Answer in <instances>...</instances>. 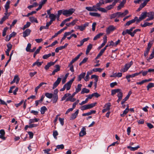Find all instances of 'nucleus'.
Returning <instances> with one entry per match:
<instances>
[{
  "mask_svg": "<svg viewBox=\"0 0 154 154\" xmlns=\"http://www.w3.org/2000/svg\"><path fill=\"white\" fill-rule=\"evenodd\" d=\"M38 126V125L35 124H30L29 125V128H32L33 127H36Z\"/></svg>",
  "mask_w": 154,
  "mask_h": 154,
  "instance_id": "57",
  "label": "nucleus"
},
{
  "mask_svg": "<svg viewBox=\"0 0 154 154\" xmlns=\"http://www.w3.org/2000/svg\"><path fill=\"white\" fill-rule=\"evenodd\" d=\"M79 112V110L77 109L74 113L72 114L70 117L69 118L70 120H73L76 118L78 116Z\"/></svg>",
  "mask_w": 154,
  "mask_h": 154,
  "instance_id": "4",
  "label": "nucleus"
},
{
  "mask_svg": "<svg viewBox=\"0 0 154 154\" xmlns=\"http://www.w3.org/2000/svg\"><path fill=\"white\" fill-rule=\"evenodd\" d=\"M132 61H131L130 63H126L124 66V67L123 68L120 70V72H126L133 64Z\"/></svg>",
  "mask_w": 154,
  "mask_h": 154,
  "instance_id": "3",
  "label": "nucleus"
},
{
  "mask_svg": "<svg viewBox=\"0 0 154 154\" xmlns=\"http://www.w3.org/2000/svg\"><path fill=\"white\" fill-rule=\"evenodd\" d=\"M47 83L45 82H42L39 85L36 87L35 89V92L36 93V94H37L38 92V90L44 84H46Z\"/></svg>",
  "mask_w": 154,
  "mask_h": 154,
  "instance_id": "19",
  "label": "nucleus"
},
{
  "mask_svg": "<svg viewBox=\"0 0 154 154\" xmlns=\"http://www.w3.org/2000/svg\"><path fill=\"white\" fill-rule=\"evenodd\" d=\"M52 97L53 99L52 100L53 103H56L57 102L58 100V96L53 95Z\"/></svg>",
  "mask_w": 154,
  "mask_h": 154,
  "instance_id": "29",
  "label": "nucleus"
},
{
  "mask_svg": "<svg viewBox=\"0 0 154 154\" xmlns=\"http://www.w3.org/2000/svg\"><path fill=\"white\" fill-rule=\"evenodd\" d=\"M16 35V33L15 32H13L12 33H11L9 36L8 38V39H6V41L7 42L9 41L11 38L13 37H14L15 35Z\"/></svg>",
  "mask_w": 154,
  "mask_h": 154,
  "instance_id": "25",
  "label": "nucleus"
},
{
  "mask_svg": "<svg viewBox=\"0 0 154 154\" xmlns=\"http://www.w3.org/2000/svg\"><path fill=\"white\" fill-rule=\"evenodd\" d=\"M82 85L81 84H79L77 85V88H76L75 91L78 93L81 90V87Z\"/></svg>",
  "mask_w": 154,
  "mask_h": 154,
  "instance_id": "40",
  "label": "nucleus"
},
{
  "mask_svg": "<svg viewBox=\"0 0 154 154\" xmlns=\"http://www.w3.org/2000/svg\"><path fill=\"white\" fill-rule=\"evenodd\" d=\"M8 28L7 27L4 28L2 32V36L4 37L6 35V32Z\"/></svg>",
  "mask_w": 154,
  "mask_h": 154,
  "instance_id": "54",
  "label": "nucleus"
},
{
  "mask_svg": "<svg viewBox=\"0 0 154 154\" xmlns=\"http://www.w3.org/2000/svg\"><path fill=\"white\" fill-rule=\"evenodd\" d=\"M103 4H105V1L104 2L103 0H100L99 3L97 4V6L100 7Z\"/></svg>",
  "mask_w": 154,
  "mask_h": 154,
  "instance_id": "49",
  "label": "nucleus"
},
{
  "mask_svg": "<svg viewBox=\"0 0 154 154\" xmlns=\"http://www.w3.org/2000/svg\"><path fill=\"white\" fill-rule=\"evenodd\" d=\"M30 113H31L33 114L34 115H37L38 114V112L37 111H35L34 110H32L30 111Z\"/></svg>",
  "mask_w": 154,
  "mask_h": 154,
  "instance_id": "62",
  "label": "nucleus"
},
{
  "mask_svg": "<svg viewBox=\"0 0 154 154\" xmlns=\"http://www.w3.org/2000/svg\"><path fill=\"white\" fill-rule=\"evenodd\" d=\"M58 134V133L57 131L55 130L53 132V135L55 139H57V136Z\"/></svg>",
  "mask_w": 154,
  "mask_h": 154,
  "instance_id": "50",
  "label": "nucleus"
},
{
  "mask_svg": "<svg viewBox=\"0 0 154 154\" xmlns=\"http://www.w3.org/2000/svg\"><path fill=\"white\" fill-rule=\"evenodd\" d=\"M107 36L105 35L104 36V37L103 38V42L101 44V45H100V48H102L103 47L106 43L107 42Z\"/></svg>",
  "mask_w": 154,
  "mask_h": 154,
  "instance_id": "26",
  "label": "nucleus"
},
{
  "mask_svg": "<svg viewBox=\"0 0 154 154\" xmlns=\"http://www.w3.org/2000/svg\"><path fill=\"white\" fill-rule=\"evenodd\" d=\"M53 95V94L52 93H46L45 94V96L49 99H51Z\"/></svg>",
  "mask_w": 154,
  "mask_h": 154,
  "instance_id": "38",
  "label": "nucleus"
},
{
  "mask_svg": "<svg viewBox=\"0 0 154 154\" xmlns=\"http://www.w3.org/2000/svg\"><path fill=\"white\" fill-rule=\"evenodd\" d=\"M85 9L88 11H97V9H93L91 7H87Z\"/></svg>",
  "mask_w": 154,
  "mask_h": 154,
  "instance_id": "35",
  "label": "nucleus"
},
{
  "mask_svg": "<svg viewBox=\"0 0 154 154\" xmlns=\"http://www.w3.org/2000/svg\"><path fill=\"white\" fill-rule=\"evenodd\" d=\"M75 79V77H74L65 84L63 86V88L60 89V91H63L65 90L66 88L67 91L69 90L70 89L71 85L73 82L74 80Z\"/></svg>",
  "mask_w": 154,
  "mask_h": 154,
  "instance_id": "1",
  "label": "nucleus"
},
{
  "mask_svg": "<svg viewBox=\"0 0 154 154\" xmlns=\"http://www.w3.org/2000/svg\"><path fill=\"white\" fill-rule=\"evenodd\" d=\"M78 20L77 19H75L74 20L72 21L70 23H66V25L67 26L70 27L71 26H73L74 25Z\"/></svg>",
  "mask_w": 154,
  "mask_h": 154,
  "instance_id": "12",
  "label": "nucleus"
},
{
  "mask_svg": "<svg viewBox=\"0 0 154 154\" xmlns=\"http://www.w3.org/2000/svg\"><path fill=\"white\" fill-rule=\"evenodd\" d=\"M129 110H128V109H126L124 111L122 114H121L120 116L121 117H123L125 115L127 114Z\"/></svg>",
  "mask_w": 154,
  "mask_h": 154,
  "instance_id": "51",
  "label": "nucleus"
},
{
  "mask_svg": "<svg viewBox=\"0 0 154 154\" xmlns=\"http://www.w3.org/2000/svg\"><path fill=\"white\" fill-rule=\"evenodd\" d=\"M140 29H137L134 30L133 32H130L127 33V34L130 35L131 37H133L134 36L135 34H136L137 32H140Z\"/></svg>",
  "mask_w": 154,
  "mask_h": 154,
  "instance_id": "11",
  "label": "nucleus"
},
{
  "mask_svg": "<svg viewBox=\"0 0 154 154\" xmlns=\"http://www.w3.org/2000/svg\"><path fill=\"white\" fill-rule=\"evenodd\" d=\"M154 57V51H153L152 52V53L151 54L150 56L148 59H147V60H151L153 59Z\"/></svg>",
  "mask_w": 154,
  "mask_h": 154,
  "instance_id": "60",
  "label": "nucleus"
},
{
  "mask_svg": "<svg viewBox=\"0 0 154 154\" xmlns=\"http://www.w3.org/2000/svg\"><path fill=\"white\" fill-rule=\"evenodd\" d=\"M134 21V20H129L125 24L124 26H129V25H131L132 23H134L133 22Z\"/></svg>",
  "mask_w": 154,
  "mask_h": 154,
  "instance_id": "42",
  "label": "nucleus"
},
{
  "mask_svg": "<svg viewBox=\"0 0 154 154\" xmlns=\"http://www.w3.org/2000/svg\"><path fill=\"white\" fill-rule=\"evenodd\" d=\"M89 39V38L88 37L83 39L80 42L81 45L82 46L83 45L84 42H87Z\"/></svg>",
  "mask_w": 154,
  "mask_h": 154,
  "instance_id": "44",
  "label": "nucleus"
},
{
  "mask_svg": "<svg viewBox=\"0 0 154 154\" xmlns=\"http://www.w3.org/2000/svg\"><path fill=\"white\" fill-rule=\"evenodd\" d=\"M56 148L58 149H63L64 148V146L63 144L58 145L56 146Z\"/></svg>",
  "mask_w": 154,
  "mask_h": 154,
  "instance_id": "56",
  "label": "nucleus"
},
{
  "mask_svg": "<svg viewBox=\"0 0 154 154\" xmlns=\"http://www.w3.org/2000/svg\"><path fill=\"white\" fill-rule=\"evenodd\" d=\"M103 70V69L100 68H96L93 69L92 71L94 72H101Z\"/></svg>",
  "mask_w": 154,
  "mask_h": 154,
  "instance_id": "53",
  "label": "nucleus"
},
{
  "mask_svg": "<svg viewBox=\"0 0 154 154\" xmlns=\"http://www.w3.org/2000/svg\"><path fill=\"white\" fill-rule=\"evenodd\" d=\"M153 87H154V83H149L146 86L147 90V91H149V88Z\"/></svg>",
  "mask_w": 154,
  "mask_h": 154,
  "instance_id": "39",
  "label": "nucleus"
},
{
  "mask_svg": "<svg viewBox=\"0 0 154 154\" xmlns=\"http://www.w3.org/2000/svg\"><path fill=\"white\" fill-rule=\"evenodd\" d=\"M117 83L116 82H113L110 84V87L111 88H113L114 86L117 85Z\"/></svg>",
  "mask_w": 154,
  "mask_h": 154,
  "instance_id": "64",
  "label": "nucleus"
},
{
  "mask_svg": "<svg viewBox=\"0 0 154 154\" xmlns=\"http://www.w3.org/2000/svg\"><path fill=\"white\" fill-rule=\"evenodd\" d=\"M31 32V30L30 29H26L23 33V37L25 38L26 37L28 36L30 34Z\"/></svg>",
  "mask_w": 154,
  "mask_h": 154,
  "instance_id": "8",
  "label": "nucleus"
},
{
  "mask_svg": "<svg viewBox=\"0 0 154 154\" xmlns=\"http://www.w3.org/2000/svg\"><path fill=\"white\" fill-rule=\"evenodd\" d=\"M7 46L8 48V49L6 51H10L12 48V45H11L10 43H9L7 45Z\"/></svg>",
  "mask_w": 154,
  "mask_h": 154,
  "instance_id": "46",
  "label": "nucleus"
},
{
  "mask_svg": "<svg viewBox=\"0 0 154 154\" xmlns=\"http://www.w3.org/2000/svg\"><path fill=\"white\" fill-rule=\"evenodd\" d=\"M75 11V9L73 8H70L68 10H64L63 15L67 17L69 16L72 15Z\"/></svg>",
  "mask_w": 154,
  "mask_h": 154,
  "instance_id": "2",
  "label": "nucleus"
},
{
  "mask_svg": "<svg viewBox=\"0 0 154 154\" xmlns=\"http://www.w3.org/2000/svg\"><path fill=\"white\" fill-rule=\"evenodd\" d=\"M116 14L117 15V17H123V14L122 13V12H116Z\"/></svg>",
  "mask_w": 154,
  "mask_h": 154,
  "instance_id": "52",
  "label": "nucleus"
},
{
  "mask_svg": "<svg viewBox=\"0 0 154 154\" xmlns=\"http://www.w3.org/2000/svg\"><path fill=\"white\" fill-rule=\"evenodd\" d=\"M96 9H97V10H99L100 11L104 12L106 13L107 12V10H106L105 8H100L99 7V8H97Z\"/></svg>",
  "mask_w": 154,
  "mask_h": 154,
  "instance_id": "41",
  "label": "nucleus"
},
{
  "mask_svg": "<svg viewBox=\"0 0 154 154\" xmlns=\"http://www.w3.org/2000/svg\"><path fill=\"white\" fill-rule=\"evenodd\" d=\"M153 24V23H149L148 22H145L143 24H141L140 26L143 27H145L147 26H149Z\"/></svg>",
  "mask_w": 154,
  "mask_h": 154,
  "instance_id": "27",
  "label": "nucleus"
},
{
  "mask_svg": "<svg viewBox=\"0 0 154 154\" xmlns=\"http://www.w3.org/2000/svg\"><path fill=\"white\" fill-rule=\"evenodd\" d=\"M123 96V93L121 91V92H119L118 94L117 95V96L118 98H119V99H120L121 98H122Z\"/></svg>",
  "mask_w": 154,
  "mask_h": 154,
  "instance_id": "63",
  "label": "nucleus"
},
{
  "mask_svg": "<svg viewBox=\"0 0 154 154\" xmlns=\"http://www.w3.org/2000/svg\"><path fill=\"white\" fill-rule=\"evenodd\" d=\"M10 15V14H8V15H5L1 19L0 21V24H2L3 22L7 19H8V18L9 16Z\"/></svg>",
  "mask_w": 154,
  "mask_h": 154,
  "instance_id": "17",
  "label": "nucleus"
},
{
  "mask_svg": "<svg viewBox=\"0 0 154 154\" xmlns=\"http://www.w3.org/2000/svg\"><path fill=\"white\" fill-rule=\"evenodd\" d=\"M132 92L131 91H130L128 92V94L126 96L125 98L123 99L122 100L121 103V104L122 105H123L124 103L129 99L130 96L132 94Z\"/></svg>",
  "mask_w": 154,
  "mask_h": 154,
  "instance_id": "7",
  "label": "nucleus"
},
{
  "mask_svg": "<svg viewBox=\"0 0 154 154\" xmlns=\"http://www.w3.org/2000/svg\"><path fill=\"white\" fill-rule=\"evenodd\" d=\"M103 35V33H102L97 34L94 37L93 40L95 41L97 40V39L99 38L101 36Z\"/></svg>",
  "mask_w": 154,
  "mask_h": 154,
  "instance_id": "32",
  "label": "nucleus"
},
{
  "mask_svg": "<svg viewBox=\"0 0 154 154\" xmlns=\"http://www.w3.org/2000/svg\"><path fill=\"white\" fill-rule=\"evenodd\" d=\"M103 51H102L101 50H100L99 53L97 55V56L95 58V60L97 59L100 57L101 56L103 55Z\"/></svg>",
  "mask_w": 154,
  "mask_h": 154,
  "instance_id": "55",
  "label": "nucleus"
},
{
  "mask_svg": "<svg viewBox=\"0 0 154 154\" xmlns=\"http://www.w3.org/2000/svg\"><path fill=\"white\" fill-rule=\"evenodd\" d=\"M85 72H82L80 75H79L78 77V81H80L82 79L84 78L85 75Z\"/></svg>",
  "mask_w": 154,
  "mask_h": 154,
  "instance_id": "22",
  "label": "nucleus"
},
{
  "mask_svg": "<svg viewBox=\"0 0 154 154\" xmlns=\"http://www.w3.org/2000/svg\"><path fill=\"white\" fill-rule=\"evenodd\" d=\"M92 45L91 44H90L88 45L87 47V50L86 51V54H88L90 52V50L92 48Z\"/></svg>",
  "mask_w": 154,
  "mask_h": 154,
  "instance_id": "20",
  "label": "nucleus"
},
{
  "mask_svg": "<svg viewBox=\"0 0 154 154\" xmlns=\"http://www.w3.org/2000/svg\"><path fill=\"white\" fill-rule=\"evenodd\" d=\"M49 18L53 22L56 19V16L53 14H50L49 15Z\"/></svg>",
  "mask_w": 154,
  "mask_h": 154,
  "instance_id": "24",
  "label": "nucleus"
},
{
  "mask_svg": "<svg viewBox=\"0 0 154 154\" xmlns=\"http://www.w3.org/2000/svg\"><path fill=\"white\" fill-rule=\"evenodd\" d=\"M135 28L134 26L132 27H131L129 29H126L125 30H124L123 31L122 33V34L123 35H125L127 33L132 32L133 30Z\"/></svg>",
  "mask_w": 154,
  "mask_h": 154,
  "instance_id": "6",
  "label": "nucleus"
},
{
  "mask_svg": "<svg viewBox=\"0 0 154 154\" xmlns=\"http://www.w3.org/2000/svg\"><path fill=\"white\" fill-rule=\"evenodd\" d=\"M124 4L122 3L121 2L119 5L117 7V10L118 11L119 10L122 8H123L124 6Z\"/></svg>",
  "mask_w": 154,
  "mask_h": 154,
  "instance_id": "61",
  "label": "nucleus"
},
{
  "mask_svg": "<svg viewBox=\"0 0 154 154\" xmlns=\"http://www.w3.org/2000/svg\"><path fill=\"white\" fill-rule=\"evenodd\" d=\"M61 81V78L60 77L57 78V80L54 83L53 85L52 88L55 89L59 85Z\"/></svg>",
  "mask_w": 154,
  "mask_h": 154,
  "instance_id": "5",
  "label": "nucleus"
},
{
  "mask_svg": "<svg viewBox=\"0 0 154 154\" xmlns=\"http://www.w3.org/2000/svg\"><path fill=\"white\" fill-rule=\"evenodd\" d=\"M111 106V104L110 103H108L105 104V106L106 107V108L109 110L110 109V107Z\"/></svg>",
  "mask_w": 154,
  "mask_h": 154,
  "instance_id": "48",
  "label": "nucleus"
},
{
  "mask_svg": "<svg viewBox=\"0 0 154 154\" xmlns=\"http://www.w3.org/2000/svg\"><path fill=\"white\" fill-rule=\"evenodd\" d=\"M47 110V108L45 106H43L41 108V112L42 114L45 113V112Z\"/></svg>",
  "mask_w": 154,
  "mask_h": 154,
  "instance_id": "33",
  "label": "nucleus"
},
{
  "mask_svg": "<svg viewBox=\"0 0 154 154\" xmlns=\"http://www.w3.org/2000/svg\"><path fill=\"white\" fill-rule=\"evenodd\" d=\"M20 78L18 77V76L16 75L14 76L13 81L15 82H16V84H17L20 80Z\"/></svg>",
  "mask_w": 154,
  "mask_h": 154,
  "instance_id": "37",
  "label": "nucleus"
},
{
  "mask_svg": "<svg viewBox=\"0 0 154 154\" xmlns=\"http://www.w3.org/2000/svg\"><path fill=\"white\" fill-rule=\"evenodd\" d=\"M20 78L18 77V76L16 75L14 76L13 81L15 82H16V84H17L20 80Z\"/></svg>",
  "mask_w": 154,
  "mask_h": 154,
  "instance_id": "36",
  "label": "nucleus"
},
{
  "mask_svg": "<svg viewBox=\"0 0 154 154\" xmlns=\"http://www.w3.org/2000/svg\"><path fill=\"white\" fill-rule=\"evenodd\" d=\"M10 1H7L6 4H5V8H8V9L9 8V5L10 4Z\"/></svg>",
  "mask_w": 154,
  "mask_h": 154,
  "instance_id": "59",
  "label": "nucleus"
},
{
  "mask_svg": "<svg viewBox=\"0 0 154 154\" xmlns=\"http://www.w3.org/2000/svg\"><path fill=\"white\" fill-rule=\"evenodd\" d=\"M97 104L96 103H92L86 105L88 109L91 108L95 106L96 104Z\"/></svg>",
  "mask_w": 154,
  "mask_h": 154,
  "instance_id": "34",
  "label": "nucleus"
},
{
  "mask_svg": "<svg viewBox=\"0 0 154 154\" xmlns=\"http://www.w3.org/2000/svg\"><path fill=\"white\" fill-rule=\"evenodd\" d=\"M51 56V54L49 53L47 54H45L42 56V58L44 59H47Z\"/></svg>",
  "mask_w": 154,
  "mask_h": 154,
  "instance_id": "47",
  "label": "nucleus"
},
{
  "mask_svg": "<svg viewBox=\"0 0 154 154\" xmlns=\"http://www.w3.org/2000/svg\"><path fill=\"white\" fill-rule=\"evenodd\" d=\"M29 19L30 21L32 23H38V21L37 19L33 17H29Z\"/></svg>",
  "mask_w": 154,
  "mask_h": 154,
  "instance_id": "28",
  "label": "nucleus"
},
{
  "mask_svg": "<svg viewBox=\"0 0 154 154\" xmlns=\"http://www.w3.org/2000/svg\"><path fill=\"white\" fill-rule=\"evenodd\" d=\"M39 119L37 118H34L32 119H30L29 120V124H32V123H33L35 122H38V121H39Z\"/></svg>",
  "mask_w": 154,
  "mask_h": 154,
  "instance_id": "23",
  "label": "nucleus"
},
{
  "mask_svg": "<svg viewBox=\"0 0 154 154\" xmlns=\"http://www.w3.org/2000/svg\"><path fill=\"white\" fill-rule=\"evenodd\" d=\"M140 146L139 145H138L135 147H132L131 146H128L127 148L129 149L131 151H135L137 150L138 148H140Z\"/></svg>",
  "mask_w": 154,
  "mask_h": 154,
  "instance_id": "14",
  "label": "nucleus"
},
{
  "mask_svg": "<svg viewBox=\"0 0 154 154\" xmlns=\"http://www.w3.org/2000/svg\"><path fill=\"white\" fill-rule=\"evenodd\" d=\"M86 134V128L84 127H83L79 133V137H83Z\"/></svg>",
  "mask_w": 154,
  "mask_h": 154,
  "instance_id": "13",
  "label": "nucleus"
},
{
  "mask_svg": "<svg viewBox=\"0 0 154 154\" xmlns=\"http://www.w3.org/2000/svg\"><path fill=\"white\" fill-rule=\"evenodd\" d=\"M82 53H80L74 58L72 59V60L75 62V61L78 60L80 56L82 55Z\"/></svg>",
  "mask_w": 154,
  "mask_h": 154,
  "instance_id": "43",
  "label": "nucleus"
},
{
  "mask_svg": "<svg viewBox=\"0 0 154 154\" xmlns=\"http://www.w3.org/2000/svg\"><path fill=\"white\" fill-rule=\"evenodd\" d=\"M43 63V62H38V60H37L36 62L32 64V67H33L35 65H37L39 67L42 65Z\"/></svg>",
  "mask_w": 154,
  "mask_h": 154,
  "instance_id": "15",
  "label": "nucleus"
},
{
  "mask_svg": "<svg viewBox=\"0 0 154 154\" xmlns=\"http://www.w3.org/2000/svg\"><path fill=\"white\" fill-rule=\"evenodd\" d=\"M31 47V44L30 43H28L27 44V46L26 48V51L29 52L30 48Z\"/></svg>",
  "mask_w": 154,
  "mask_h": 154,
  "instance_id": "45",
  "label": "nucleus"
},
{
  "mask_svg": "<svg viewBox=\"0 0 154 154\" xmlns=\"http://www.w3.org/2000/svg\"><path fill=\"white\" fill-rule=\"evenodd\" d=\"M152 44H153V42H149L148 44L147 47L146 48V49H147L150 50Z\"/></svg>",
  "mask_w": 154,
  "mask_h": 154,
  "instance_id": "58",
  "label": "nucleus"
},
{
  "mask_svg": "<svg viewBox=\"0 0 154 154\" xmlns=\"http://www.w3.org/2000/svg\"><path fill=\"white\" fill-rule=\"evenodd\" d=\"M89 14L92 17H100V14L97 13L95 12H90Z\"/></svg>",
  "mask_w": 154,
  "mask_h": 154,
  "instance_id": "18",
  "label": "nucleus"
},
{
  "mask_svg": "<svg viewBox=\"0 0 154 154\" xmlns=\"http://www.w3.org/2000/svg\"><path fill=\"white\" fill-rule=\"evenodd\" d=\"M147 12H144L141 13L140 16L139 17L138 21H141L145 19L147 17Z\"/></svg>",
  "mask_w": 154,
  "mask_h": 154,
  "instance_id": "9",
  "label": "nucleus"
},
{
  "mask_svg": "<svg viewBox=\"0 0 154 154\" xmlns=\"http://www.w3.org/2000/svg\"><path fill=\"white\" fill-rule=\"evenodd\" d=\"M90 90L86 88H83L81 92V94H83L84 93H88L89 92Z\"/></svg>",
  "mask_w": 154,
  "mask_h": 154,
  "instance_id": "30",
  "label": "nucleus"
},
{
  "mask_svg": "<svg viewBox=\"0 0 154 154\" xmlns=\"http://www.w3.org/2000/svg\"><path fill=\"white\" fill-rule=\"evenodd\" d=\"M92 73V71H88L87 72L86 75L84 79L85 81L87 82L88 80L89 75H91Z\"/></svg>",
  "mask_w": 154,
  "mask_h": 154,
  "instance_id": "21",
  "label": "nucleus"
},
{
  "mask_svg": "<svg viewBox=\"0 0 154 154\" xmlns=\"http://www.w3.org/2000/svg\"><path fill=\"white\" fill-rule=\"evenodd\" d=\"M96 112L95 110H91L88 112L83 113L82 114V116H88L91 115L92 114H95Z\"/></svg>",
  "mask_w": 154,
  "mask_h": 154,
  "instance_id": "16",
  "label": "nucleus"
},
{
  "mask_svg": "<svg viewBox=\"0 0 154 154\" xmlns=\"http://www.w3.org/2000/svg\"><path fill=\"white\" fill-rule=\"evenodd\" d=\"M147 17H149L154 18V13L153 12L150 11L149 12H147Z\"/></svg>",
  "mask_w": 154,
  "mask_h": 154,
  "instance_id": "31",
  "label": "nucleus"
},
{
  "mask_svg": "<svg viewBox=\"0 0 154 154\" xmlns=\"http://www.w3.org/2000/svg\"><path fill=\"white\" fill-rule=\"evenodd\" d=\"M116 29V28L113 26H110L106 29V32L107 34H109L112 31Z\"/></svg>",
  "mask_w": 154,
  "mask_h": 154,
  "instance_id": "10",
  "label": "nucleus"
}]
</instances>
